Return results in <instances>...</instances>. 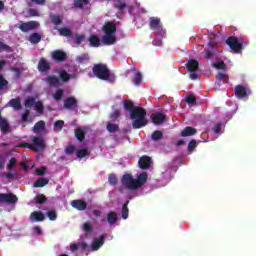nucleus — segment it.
Masks as SVG:
<instances>
[{
    "instance_id": "79ce46f5",
    "label": "nucleus",
    "mask_w": 256,
    "mask_h": 256,
    "mask_svg": "<svg viewBox=\"0 0 256 256\" xmlns=\"http://www.w3.org/2000/svg\"><path fill=\"white\" fill-rule=\"evenodd\" d=\"M89 4V0H75L74 1V7H76L77 9H83V7H85V5Z\"/></svg>"
},
{
    "instance_id": "6e6552de",
    "label": "nucleus",
    "mask_w": 256,
    "mask_h": 256,
    "mask_svg": "<svg viewBox=\"0 0 256 256\" xmlns=\"http://www.w3.org/2000/svg\"><path fill=\"white\" fill-rule=\"evenodd\" d=\"M122 185L129 190L137 189L135 179L131 174H124L122 177Z\"/></svg>"
},
{
    "instance_id": "6ab92c4d",
    "label": "nucleus",
    "mask_w": 256,
    "mask_h": 256,
    "mask_svg": "<svg viewBox=\"0 0 256 256\" xmlns=\"http://www.w3.org/2000/svg\"><path fill=\"white\" fill-rule=\"evenodd\" d=\"M140 169H149L151 167V157L142 156L138 161Z\"/></svg>"
},
{
    "instance_id": "f8f14e48",
    "label": "nucleus",
    "mask_w": 256,
    "mask_h": 256,
    "mask_svg": "<svg viewBox=\"0 0 256 256\" xmlns=\"http://www.w3.org/2000/svg\"><path fill=\"white\" fill-rule=\"evenodd\" d=\"M87 131H89V127L87 126H80L75 129V137L80 141V143H83V141H85Z\"/></svg>"
},
{
    "instance_id": "3c124183",
    "label": "nucleus",
    "mask_w": 256,
    "mask_h": 256,
    "mask_svg": "<svg viewBox=\"0 0 256 256\" xmlns=\"http://www.w3.org/2000/svg\"><path fill=\"white\" fill-rule=\"evenodd\" d=\"M196 148H197V141L195 139H192L188 144L189 153H193V151H195Z\"/></svg>"
},
{
    "instance_id": "ddd939ff",
    "label": "nucleus",
    "mask_w": 256,
    "mask_h": 256,
    "mask_svg": "<svg viewBox=\"0 0 256 256\" xmlns=\"http://www.w3.org/2000/svg\"><path fill=\"white\" fill-rule=\"evenodd\" d=\"M38 71L40 73H47L51 71V62L47 61L45 58H40L38 62Z\"/></svg>"
},
{
    "instance_id": "0eeeda50",
    "label": "nucleus",
    "mask_w": 256,
    "mask_h": 256,
    "mask_svg": "<svg viewBox=\"0 0 256 256\" xmlns=\"http://www.w3.org/2000/svg\"><path fill=\"white\" fill-rule=\"evenodd\" d=\"M39 25V22L33 20L28 22L21 21V24L18 26V29H20L22 33H29V31H35V29H39Z\"/></svg>"
},
{
    "instance_id": "b1692460",
    "label": "nucleus",
    "mask_w": 256,
    "mask_h": 256,
    "mask_svg": "<svg viewBox=\"0 0 256 256\" xmlns=\"http://www.w3.org/2000/svg\"><path fill=\"white\" fill-rule=\"evenodd\" d=\"M0 130L4 135H7V133H11V129L9 128V122H7L5 118H0Z\"/></svg>"
},
{
    "instance_id": "864d4df0",
    "label": "nucleus",
    "mask_w": 256,
    "mask_h": 256,
    "mask_svg": "<svg viewBox=\"0 0 256 256\" xmlns=\"http://www.w3.org/2000/svg\"><path fill=\"white\" fill-rule=\"evenodd\" d=\"M82 230L85 233H91V231H93V225H91V223H89V222H86V223L83 224Z\"/></svg>"
},
{
    "instance_id": "a211bd4d",
    "label": "nucleus",
    "mask_w": 256,
    "mask_h": 256,
    "mask_svg": "<svg viewBox=\"0 0 256 256\" xmlns=\"http://www.w3.org/2000/svg\"><path fill=\"white\" fill-rule=\"evenodd\" d=\"M45 82L50 86V87H59L61 85V80L59 77L55 75H49L46 79Z\"/></svg>"
},
{
    "instance_id": "e2e57ef3",
    "label": "nucleus",
    "mask_w": 256,
    "mask_h": 256,
    "mask_svg": "<svg viewBox=\"0 0 256 256\" xmlns=\"http://www.w3.org/2000/svg\"><path fill=\"white\" fill-rule=\"evenodd\" d=\"M18 147H23L24 149H31V151H33V144L28 142H21L18 144Z\"/></svg>"
},
{
    "instance_id": "8fccbe9b",
    "label": "nucleus",
    "mask_w": 256,
    "mask_h": 256,
    "mask_svg": "<svg viewBox=\"0 0 256 256\" xmlns=\"http://www.w3.org/2000/svg\"><path fill=\"white\" fill-rule=\"evenodd\" d=\"M63 95H64L63 89H58L54 93L53 97H54L55 101H61V99H63Z\"/></svg>"
},
{
    "instance_id": "f704fd0d",
    "label": "nucleus",
    "mask_w": 256,
    "mask_h": 256,
    "mask_svg": "<svg viewBox=\"0 0 256 256\" xmlns=\"http://www.w3.org/2000/svg\"><path fill=\"white\" fill-rule=\"evenodd\" d=\"M34 109L36 113H39L40 115H43L45 113V106H43L42 101H37V103L34 105Z\"/></svg>"
},
{
    "instance_id": "9d476101",
    "label": "nucleus",
    "mask_w": 256,
    "mask_h": 256,
    "mask_svg": "<svg viewBox=\"0 0 256 256\" xmlns=\"http://www.w3.org/2000/svg\"><path fill=\"white\" fill-rule=\"evenodd\" d=\"M51 59L56 63H63L67 61V53L63 50H54L51 52Z\"/></svg>"
},
{
    "instance_id": "5701e85b",
    "label": "nucleus",
    "mask_w": 256,
    "mask_h": 256,
    "mask_svg": "<svg viewBox=\"0 0 256 256\" xmlns=\"http://www.w3.org/2000/svg\"><path fill=\"white\" fill-rule=\"evenodd\" d=\"M193 135H197V129L191 126L185 127L180 133L181 137H193Z\"/></svg>"
},
{
    "instance_id": "a19ab883",
    "label": "nucleus",
    "mask_w": 256,
    "mask_h": 256,
    "mask_svg": "<svg viewBox=\"0 0 256 256\" xmlns=\"http://www.w3.org/2000/svg\"><path fill=\"white\" fill-rule=\"evenodd\" d=\"M114 7L115 9H118V11H124L127 8V4L121 0H116Z\"/></svg>"
},
{
    "instance_id": "49530a36",
    "label": "nucleus",
    "mask_w": 256,
    "mask_h": 256,
    "mask_svg": "<svg viewBox=\"0 0 256 256\" xmlns=\"http://www.w3.org/2000/svg\"><path fill=\"white\" fill-rule=\"evenodd\" d=\"M87 155H89V151L87 150V148L76 151V156L78 157V159H83V157H87Z\"/></svg>"
},
{
    "instance_id": "393cba45",
    "label": "nucleus",
    "mask_w": 256,
    "mask_h": 256,
    "mask_svg": "<svg viewBox=\"0 0 256 256\" xmlns=\"http://www.w3.org/2000/svg\"><path fill=\"white\" fill-rule=\"evenodd\" d=\"M186 68L189 72L197 71L199 69V62L195 59H191L187 62Z\"/></svg>"
},
{
    "instance_id": "72a5a7b5",
    "label": "nucleus",
    "mask_w": 256,
    "mask_h": 256,
    "mask_svg": "<svg viewBox=\"0 0 256 256\" xmlns=\"http://www.w3.org/2000/svg\"><path fill=\"white\" fill-rule=\"evenodd\" d=\"M129 217V200L122 205V219H128Z\"/></svg>"
},
{
    "instance_id": "37998d69",
    "label": "nucleus",
    "mask_w": 256,
    "mask_h": 256,
    "mask_svg": "<svg viewBox=\"0 0 256 256\" xmlns=\"http://www.w3.org/2000/svg\"><path fill=\"white\" fill-rule=\"evenodd\" d=\"M212 67H215V69L222 70V71H225V69H227V65L225 64V62H223V60L213 63Z\"/></svg>"
},
{
    "instance_id": "f03ea898",
    "label": "nucleus",
    "mask_w": 256,
    "mask_h": 256,
    "mask_svg": "<svg viewBox=\"0 0 256 256\" xmlns=\"http://www.w3.org/2000/svg\"><path fill=\"white\" fill-rule=\"evenodd\" d=\"M102 31L104 32L102 43L105 45H115L117 42V38L115 37V33H117V25L115 22H106L102 27Z\"/></svg>"
},
{
    "instance_id": "338daca9",
    "label": "nucleus",
    "mask_w": 256,
    "mask_h": 256,
    "mask_svg": "<svg viewBox=\"0 0 256 256\" xmlns=\"http://www.w3.org/2000/svg\"><path fill=\"white\" fill-rule=\"evenodd\" d=\"M223 129V124L221 123H217L214 127H213V131L214 133L218 134L221 133V130Z\"/></svg>"
},
{
    "instance_id": "052dcab7",
    "label": "nucleus",
    "mask_w": 256,
    "mask_h": 256,
    "mask_svg": "<svg viewBox=\"0 0 256 256\" xmlns=\"http://www.w3.org/2000/svg\"><path fill=\"white\" fill-rule=\"evenodd\" d=\"M186 103H188L189 105H195V103H197V98H195V96L193 95H188L186 97Z\"/></svg>"
},
{
    "instance_id": "20e7f679",
    "label": "nucleus",
    "mask_w": 256,
    "mask_h": 256,
    "mask_svg": "<svg viewBox=\"0 0 256 256\" xmlns=\"http://www.w3.org/2000/svg\"><path fill=\"white\" fill-rule=\"evenodd\" d=\"M226 45L229 46L232 51H235V53H241V51H243V40H238L235 36L228 37Z\"/></svg>"
},
{
    "instance_id": "aec40b11",
    "label": "nucleus",
    "mask_w": 256,
    "mask_h": 256,
    "mask_svg": "<svg viewBox=\"0 0 256 256\" xmlns=\"http://www.w3.org/2000/svg\"><path fill=\"white\" fill-rule=\"evenodd\" d=\"M130 71H133L135 73L132 78L134 85H141V83H143V74H141V72L137 71V69L135 68H131Z\"/></svg>"
},
{
    "instance_id": "bf43d9fd",
    "label": "nucleus",
    "mask_w": 256,
    "mask_h": 256,
    "mask_svg": "<svg viewBox=\"0 0 256 256\" xmlns=\"http://www.w3.org/2000/svg\"><path fill=\"white\" fill-rule=\"evenodd\" d=\"M1 177H4L5 179H8V181H11V180L15 179V173L4 172V173H2Z\"/></svg>"
},
{
    "instance_id": "c9c22d12",
    "label": "nucleus",
    "mask_w": 256,
    "mask_h": 256,
    "mask_svg": "<svg viewBox=\"0 0 256 256\" xmlns=\"http://www.w3.org/2000/svg\"><path fill=\"white\" fill-rule=\"evenodd\" d=\"M106 129H107L108 133H117V131H119V125L108 122Z\"/></svg>"
},
{
    "instance_id": "09e8293b",
    "label": "nucleus",
    "mask_w": 256,
    "mask_h": 256,
    "mask_svg": "<svg viewBox=\"0 0 256 256\" xmlns=\"http://www.w3.org/2000/svg\"><path fill=\"white\" fill-rule=\"evenodd\" d=\"M108 183L110 185H117V183H119V179L117 178V175L115 174H110L108 176Z\"/></svg>"
},
{
    "instance_id": "4c0bfd02",
    "label": "nucleus",
    "mask_w": 256,
    "mask_h": 256,
    "mask_svg": "<svg viewBox=\"0 0 256 256\" xmlns=\"http://www.w3.org/2000/svg\"><path fill=\"white\" fill-rule=\"evenodd\" d=\"M9 87V81L5 79V76L3 74H0V91H5Z\"/></svg>"
},
{
    "instance_id": "0e129e2a",
    "label": "nucleus",
    "mask_w": 256,
    "mask_h": 256,
    "mask_svg": "<svg viewBox=\"0 0 256 256\" xmlns=\"http://www.w3.org/2000/svg\"><path fill=\"white\" fill-rule=\"evenodd\" d=\"M79 63H87L89 61V55L83 54L78 57Z\"/></svg>"
},
{
    "instance_id": "6e6d98bb",
    "label": "nucleus",
    "mask_w": 256,
    "mask_h": 256,
    "mask_svg": "<svg viewBox=\"0 0 256 256\" xmlns=\"http://www.w3.org/2000/svg\"><path fill=\"white\" fill-rule=\"evenodd\" d=\"M78 249H81V251H91V248L89 247V244H87V242H79Z\"/></svg>"
},
{
    "instance_id": "58836bf2",
    "label": "nucleus",
    "mask_w": 256,
    "mask_h": 256,
    "mask_svg": "<svg viewBox=\"0 0 256 256\" xmlns=\"http://www.w3.org/2000/svg\"><path fill=\"white\" fill-rule=\"evenodd\" d=\"M216 79L217 81H222L223 83H229V75L222 72L217 73Z\"/></svg>"
},
{
    "instance_id": "69168bd1",
    "label": "nucleus",
    "mask_w": 256,
    "mask_h": 256,
    "mask_svg": "<svg viewBox=\"0 0 256 256\" xmlns=\"http://www.w3.org/2000/svg\"><path fill=\"white\" fill-rule=\"evenodd\" d=\"M47 173V167L42 166L41 168L36 170V175L43 176Z\"/></svg>"
},
{
    "instance_id": "e433bc0d",
    "label": "nucleus",
    "mask_w": 256,
    "mask_h": 256,
    "mask_svg": "<svg viewBox=\"0 0 256 256\" xmlns=\"http://www.w3.org/2000/svg\"><path fill=\"white\" fill-rule=\"evenodd\" d=\"M34 200L37 205H43L47 202V197L43 194H38L35 196Z\"/></svg>"
},
{
    "instance_id": "dca6fc26",
    "label": "nucleus",
    "mask_w": 256,
    "mask_h": 256,
    "mask_svg": "<svg viewBox=\"0 0 256 256\" xmlns=\"http://www.w3.org/2000/svg\"><path fill=\"white\" fill-rule=\"evenodd\" d=\"M71 207H73L74 209H77V211H85V209H87V202H85V200H73L70 203Z\"/></svg>"
},
{
    "instance_id": "13d9d810",
    "label": "nucleus",
    "mask_w": 256,
    "mask_h": 256,
    "mask_svg": "<svg viewBox=\"0 0 256 256\" xmlns=\"http://www.w3.org/2000/svg\"><path fill=\"white\" fill-rule=\"evenodd\" d=\"M75 153V145L70 144L65 148V154L66 155H73Z\"/></svg>"
},
{
    "instance_id": "1a4fd4ad",
    "label": "nucleus",
    "mask_w": 256,
    "mask_h": 256,
    "mask_svg": "<svg viewBox=\"0 0 256 256\" xmlns=\"http://www.w3.org/2000/svg\"><path fill=\"white\" fill-rule=\"evenodd\" d=\"M17 201H19V198H17V195L15 194L0 193V203H6L7 205H14V203H17Z\"/></svg>"
},
{
    "instance_id": "f3484780",
    "label": "nucleus",
    "mask_w": 256,
    "mask_h": 256,
    "mask_svg": "<svg viewBox=\"0 0 256 256\" xmlns=\"http://www.w3.org/2000/svg\"><path fill=\"white\" fill-rule=\"evenodd\" d=\"M30 221H32V223L45 221V214H43L41 211H34L30 214Z\"/></svg>"
},
{
    "instance_id": "f257e3e1",
    "label": "nucleus",
    "mask_w": 256,
    "mask_h": 256,
    "mask_svg": "<svg viewBox=\"0 0 256 256\" xmlns=\"http://www.w3.org/2000/svg\"><path fill=\"white\" fill-rule=\"evenodd\" d=\"M124 109L130 112L133 129H141L147 125V118H145L147 117V110L145 108L135 106L131 100H125Z\"/></svg>"
},
{
    "instance_id": "cd10ccee",
    "label": "nucleus",
    "mask_w": 256,
    "mask_h": 256,
    "mask_svg": "<svg viewBox=\"0 0 256 256\" xmlns=\"http://www.w3.org/2000/svg\"><path fill=\"white\" fill-rule=\"evenodd\" d=\"M45 185H49V179L48 178H38L33 187L35 189H38L39 187H45Z\"/></svg>"
},
{
    "instance_id": "c756f323",
    "label": "nucleus",
    "mask_w": 256,
    "mask_h": 256,
    "mask_svg": "<svg viewBox=\"0 0 256 256\" xmlns=\"http://www.w3.org/2000/svg\"><path fill=\"white\" fill-rule=\"evenodd\" d=\"M29 41L32 43V45H37V43L41 42V34L37 32L30 34Z\"/></svg>"
},
{
    "instance_id": "7c9ffc66",
    "label": "nucleus",
    "mask_w": 256,
    "mask_h": 256,
    "mask_svg": "<svg viewBox=\"0 0 256 256\" xmlns=\"http://www.w3.org/2000/svg\"><path fill=\"white\" fill-rule=\"evenodd\" d=\"M10 106H12L13 109H16V111H21V109H23V106L21 105V99L19 98L11 99Z\"/></svg>"
},
{
    "instance_id": "680f3d73",
    "label": "nucleus",
    "mask_w": 256,
    "mask_h": 256,
    "mask_svg": "<svg viewBox=\"0 0 256 256\" xmlns=\"http://www.w3.org/2000/svg\"><path fill=\"white\" fill-rule=\"evenodd\" d=\"M30 114H31V110L26 109V110L24 111V113H23L22 116H21V119H22V121H23L24 123H27Z\"/></svg>"
},
{
    "instance_id": "9b49d317",
    "label": "nucleus",
    "mask_w": 256,
    "mask_h": 256,
    "mask_svg": "<svg viewBox=\"0 0 256 256\" xmlns=\"http://www.w3.org/2000/svg\"><path fill=\"white\" fill-rule=\"evenodd\" d=\"M235 95L238 99H245L249 97V92H247V87L241 84H238L234 87Z\"/></svg>"
},
{
    "instance_id": "4d7b16f0",
    "label": "nucleus",
    "mask_w": 256,
    "mask_h": 256,
    "mask_svg": "<svg viewBox=\"0 0 256 256\" xmlns=\"http://www.w3.org/2000/svg\"><path fill=\"white\" fill-rule=\"evenodd\" d=\"M60 79H62V81L67 82L71 79V76H69V73H67V71L63 70L60 72Z\"/></svg>"
},
{
    "instance_id": "a878e982",
    "label": "nucleus",
    "mask_w": 256,
    "mask_h": 256,
    "mask_svg": "<svg viewBox=\"0 0 256 256\" xmlns=\"http://www.w3.org/2000/svg\"><path fill=\"white\" fill-rule=\"evenodd\" d=\"M119 219V216H117V212L115 211H110L107 214V222L109 223V225H115V223H117Z\"/></svg>"
},
{
    "instance_id": "39448f33",
    "label": "nucleus",
    "mask_w": 256,
    "mask_h": 256,
    "mask_svg": "<svg viewBox=\"0 0 256 256\" xmlns=\"http://www.w3.org/2000/svg\"><path fill=\"white\" fill-rule=\"evenodd\" d=\"M149 27L152 31H155L157 35L163 37L165 35V29H163V24H161V19L158 17H151L149 22Z\"/></svg>"
},
{
    "instance_id": "473e14b6",
    "label": "nucleus",
    "mask_w": 256,
    "mask_h": 256,
    "mask_svg": "<svg viewBox=\"0 0 256 256\" xmlns=\"http://www.w3.org/2000/svg\"><path fill=\"white\" fill-rule=\"evenodd\" d=\"M58 33L61 37H71L73 35V31L67 27L59 28Z\"/></svg>"
},
{
    "instance_id": "a18cd8bd",
    "label": "nucleus",
    "mask_w": 256,
    "mask_h": 256,
    "mask_svg": "<svg viewBox=\"0 0 256 256\" xmlns=\"http://www.w3.org/2000/svg\"><path fill=\"white\" fill-rule=\"evenodd\" d=\"M50 20H51V23H53V25H61L62 23L61 16L59 15H55V14L50 15Z\"/></svg>"
},
{
    "instance_id": "4be33fe9",
    "label": "nucleus",
    "mask_w": 256,
    "mask_h": 256,
    "mask_svg": "<svg viewBox=\"0 0 256 256\" xmlns=\"http://www.w3.org/2000/svg\"><path fill=\"white\" fill-rule=\"evenodd\" d=\"M136 189L143 187L147 183V172H142L139 174L138 178L135 179Z\"/></svg>"
},
{
    "instance_id": "4468645a",
    "label": "nucleus",
    "mask_w": 256,
    "mask_h": 256,
    "mask_svg": "<svg viewBox=\"0 0 256 256\" xmlns=\"http://www.w3.org/2000/svg\"><path fill=\"white\" fill-rule=\"evenodd\" d=\"M105 244V235H101L100 238H95L92 242L90 251H99Z\"/></svg>"
},
{
    "instance_id": "2eb2a0df",
    "label": "nucleus",
    "mask_w": 256,
    "mask_h": 256,
    "mask_svg": "<svg viewBox=\"0 0 256 256\" xmlns=\"http://www.w3.org/2000/svg\"><path fill=\"white\" fill-rule=\"evenodd\" d=\"M64 108L71 111L72 109H77V98L76 97H68L64 100Z\"/></svg>"
},
{
    "instance_id": "bb28decb",
    "label": "nucleus",
    "mask_w": 256,
    "mask_h": 256,
    "mask_svg": "<svg viewBox=\"0 0 256 256\" xmlns=\"http://www.w3.org/2000/svg\"><path fill=\"white\" fill-rule=\"evenodd\" d=\"M43 131H45V121L40 120L34 125L33 133L39 134V133H43Z\"/></svg>"
},
{
    "instance_id": "c85d7f7f",
    "label": "nucleus",
    "mask_w": 256,
    "mask_h": 256,
    "mask_svg": "<svg viewBox=\"0 0 256 256\" xmlns=\"http://www.w3.org/2000/svg\"><path fill=\"white\" fill-rule=\"evenodd\" d=\"M89 43L91 47H99L101 45V39H99V36L93 34L89 38Z\"/></svg>"
},
{
    "instance_id": "7ed1b4c3",
    "label": "nucleus",
    "mask_w": 256,
    "mask_h": 256,
    "mask_svg": "<svg viewBox=\"0 0 256 256\" xmlns=\"http://www.w3.org/2000/svg\"><path fill=\"white\" fill-rule=\"evenodd\" d=\"M92 72L93 75L97 77V79H101V81H109V79H111V71L107 65L103 63L95 64Z\"/></svg>"
},
{
    "instance_id": "c03bdc74",
    "label": "nucleus",
    "mask_w": 256,
    "mask_h": 256,
    "mask_svg": "<svg viewBox=\"0 0 256 256\" xmlns=\"http://www.w3.org/2000/svg\"><path fill=\"white\" fill-rule=\"evenodd\" d=\"M152 141H161L163 139V132L156 130L152 133Z\"/></svg>"
},
{
    "instance_id": "774afa93",
    "label": "nucleus",
    "mask_w": 256,
    "mask_h": 256,
    "mask_svg": "<svg viewBox=\"0 0 256 256\" xmlns=\"http://www.w3.org/2000/svg\"><path fill=\"white\" fill-rule=\"evenodd\" d=\"M119 117H121V111L119 110H115L110 114V119H119Z\"/></svg>"
},
{
    "instance_id": "de8ad7c7",
    "label": "nucleus",
    "mask_w": 256,
    "mask_h": 256,
    "mask_svg": "<svg viewBox=\"0 0 256 256\" xmlns=\"http://www.w3.org/2000/svg\"><path fill=\"white\" fill-rule=\"evenodd\" d=\"M15 165H17V158L12 157L7 164L8 171H13V169H15Z\"/></svg>"
},
{
    "instance_id": "423d86ee",
    "label": "nucleus",
    "mask_w": 256,
    "mask_h": 256,
    "mask_svg": "<svg viewBox=\"0 0 256 256\" xmlns=\"http://www.w3.org/2000/svg\"><path fill=\"white\" fill-rule=\"evenodd\" d=\"M32 141V151L39 153V151H45L47 145L45 144V139L43 136H33Z\"/></svg>"
},
{
    "instance_id": "412c9836",
    "label": "nucleus",
    "mask_w": 256,
    "mask_h": 256,
    "mask_svg": "<svg viewBox=\"0 0 256 256\" xmlns=\"http://www.w3.org/2000/svg\"><path fill=\"white\" fill-rule=\"evenodd\" d=\"M165 119V114L161 112H157L152 116V122L154 123V125H162V123H165Z\"/></svg>"
},
{
    "instance_id": "5fc2aeb1",
    "label": "nucleus",
    "mask_w": 256,
    "mask_h": 256,
    "mask_svg": "<svg viewBox=\"0 0 256 256\" xmlns=\"http://www.w3.org/2000/svg\"><path fill=\"white\" fill-rule=\"evenodd\" d=\"M47 217L50 221H57V212L55 210L48 211Z\"/></svg>"
},
{
    "instance_id": "603ef678",
    "label": "nucleus",
    "mask_w": 256,
    "mask_h": 256,
    "mask_svg": "<svg viewBox=\"0 0 256 256\" xmlns=\"http://www.w3.org/2000/svg\"><path fill=\"white\" fill-rule=\"evenodd\" d=\"M65 125V121L58 120L54 123V129L55 131H61L63 129V126Z\"/></svg>"
},
{
    "instance_id": "2f4dec72",
    "label": "nucleus",
    "mask_w": 256,
    "mask_h": 256,
    "mask_svg": "<svg viewBox=\"0 0 256 256\" xmlns=\"http://www.w3.org/2000/svg\"><path fill=\"white\" fill-rule=\"evenodd\" d=\"M36 103L37 100L35 97H28L24 102V107H26V109H31L32 107H35Z\"/></svg>"
},
{
    "instance_id": "ea45409f",
    "label": "nucleus",
    "mask_w": 256,
    "mask_h": 256,
    "mask_svg": "<svg viewBox=\"0 0 256 256\" xmlns=\"http://www.w3.org/2000/svg\"><path fill=\"white\" fill-rule=\"evenodd\" d=\"M73 41L75 45L79 47V45H81L82 42L85 41V34H75Z\"/></svg>"
}]
</instances>
